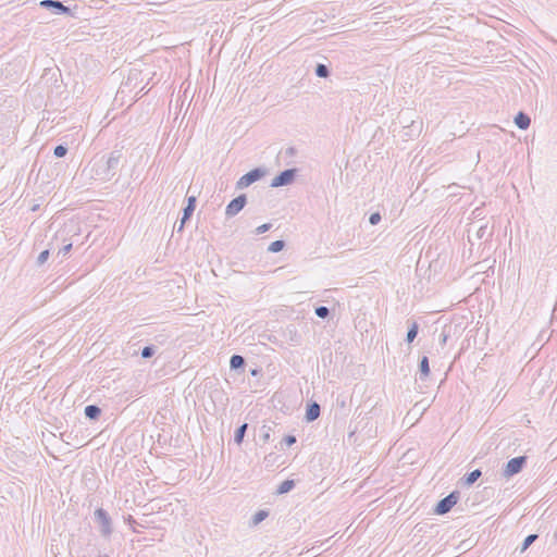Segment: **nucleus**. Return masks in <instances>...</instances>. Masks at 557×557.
<instances>
[{
  "mask_svg": "<svg viewBox=\"0 0 557 557\" xmlns=\"http://www.w3.org/2000/svg\"><path fill=\"white\" fill-rule=\"evenodd\" d=\"M482 475V472L481 470L479 469H475L473 471H471L470 473H468L465 478V484L466 485H472L473 483L476 482V480Z\"/></svg>",
  "mask_w": 557,
  "mask_h": 557,
  "instance_id": "obj_19",
  "label": "nucleus"
},
{
  "mask_svg": "<svg viewBox=\"0 0 557 557\" xmlns=\"http://www.w3.org/2000/svg\"><path fill=\"white\" fill-rule=\"evenodd\" d=\"M418 375L421 381H425L430 375V363L426 356H423L419 361Z\"/></svg>",
  "mask_w": 557,
  "mask_h": 557,
  "instance_id": "obj_11",
  "label": "nucleus"
},
{
  "mask_svg": "<svg viewBox=\"0 0 557 557\" xmlns=\"http://www.w3.org/2000/svg\"><path fill=\"white\" fill-rule=\"evenodd\" d=\"M195 208H196V197L195 196H190L187 199L186 207L183 209V215H182V219H181V223H180V225L177 227L178 232L183 230L185 222L190 219L193 212L195 211Z\"/></svg>",
  "mask_w": 557,
  "mask_h": 557,
  "instance_id": "obj_9",
  "label": "nucleus"
},
{
  "mask_svg": "<svg viewBox=\"0 0 557 557\" xmlns=\"http://www.w3.org/2000/svg\"><path fill=\"white\" fill-rule=\"evenodd\" d=\"M527 463V457L525 456H518L515 458H511L504 469L503 475L505 478L513 476L515 474H518L523 469L524 465Z\"/></svg>",
  "mask_w": 557,
  "mask_h": 557,
  "instance_id": "obj_4",
  "label": "nucleus"
},
{
  "mask_svg": "<svg viewBox=\"0 0 557 557\" xmlns=\"http://www.w3.org/2000/svg\"><path fill=\"white\" fill-rule=\"evenodd\" d=\"M297 172L298 170L295 168L282 171L272 180L271 187H282L292 184L295 181Z\"/></svg>",
  "mask_w": 557,
  "mask_h": 557,
  "instance_id": "obj_5",
  "label": "nucleus"
},
{
  "mask_svg": "<svg viewBox=\"0 0 557 557\" xmlns=\"http://www.w3.org/2000/svg\"><path fill=\"white\" fill-rule=\"evenodd\" d=\"M294 486H295L294 480H285L278 485L276 492L278 494H285V493H288L289 491H292L294 488Z\"/></svg>",
  "mask_w": 557,
  "mask_h": 557,
  "instance_id": "obj_15",
  "label": "nucleus"
},
{
  "mask_svg": "<svg viewBox=\"0 0 557 557\" xmlns=\"http://www.w3.org/2000/svg\"><path fill=\"white\" fill-rule=\"evenodd\" d=\"M554 539L557 540V531L554 534Z\"/></svg>",
  "mask_w": 557,
  "mask_h": 557,
  "instance_id": "obj_37",
  "label": "nucleus"
},
{
  "mask_svg": "<svg viewBox=\"0 0 557 557\" xmlns=\"http://www.w3.org/2000/svg\"><path fill=\"white\" fill-rule=\"evenodd\" d=\"M314 312H315L317 317H319L321 319H325L330 315V309L325 306L317 307Z\"/></svg>",
  "mask_w": 557,
  "mask_h": 557,
  "instance_id": "obj_25",
  "label": "nucleus"
},
{
  "mask_svg": "<svg viewBox=\"0 0 557 557\" xmlns=\"http://www.w3.org/2000/svg\"><path fill=\"white\" fill-rule=\"evenodd\" d=\"M265 174L263 169L256 168L248 173L244 174L236 183L237 189H244L255 182L259 181Z\"/></svg>",
  "mask_w": 557,
  "mask_h": 557,
  "instance_id": "obj_3",
  "label": "nucleus"
},
{
  "mask_svg": "<svg viewBox=\"0 0 557 557\" xmlns=\"http://www.w3.org/2000/svg\"><path fill=\"white\" fill-rule=\"evenodd\" d=\"M49 255H50V250L49 249H45L44 251H41L39 253V256L37 257V265H42L49 258Z\"/></svg>",
  "mask_w": 557,
  "mask_h": 557,
  "instance_id": "obj_28",
  "label": "nucleus"
},
{
  "mask_svg": "<svg viewBox=\"0 0 557 557\" xmlns=\"http://www.w3.org/2000/svg\"><path fill=\"white\" fill-rule=\"evenodd\" d=\"M39 5L44 9L50 10L52 13L57 15L69 14L71 12V9L69 7H65L59 0H42L40 1Z\"/></svg>",
  "mask_w": 557,
  "mask_h": 557,
  "instance_id": "obj_8",
  "label": "nucleus"
},
{
  "mask_svg": "<svg viewBox=\"0 0 557 557\" xmlns=\"http://www.w3.org/2000/svg\"><path fill=\"white\" fill-rule=\"evenodd\" d=\"M154 352H156L154 346H151V345L150 346H146L141 350V357L144 359H148V358H151L154 355Z\"/></svg>",
  "mask_w": 557,
  "mask_h": 557,
  "instance_id": "obj_27",
  "label": "nucleus"
},
{
  "mask_svg": "<svg viewBox=\"0 0 557 557\" xmlns=\"http://www.w3.org/2000/svg\"><path fill=\"white\" fill-rule=\"evenodd\" d=\"M230 367L232 370H238L245 367V359L239 355H233L230 359Z\"/></svg>",
  "mask_w": 557,
  "mask_h": 557,
  "instance_id": "obj_14",
  "label": "nucleus"
},
{
  "mask_svg": "<svg viewBox=\"0 0 557 557\" xmlns=\"http://www.w3.org/2000/svg\"><path fill=\"white\" fill-rule=\"evenodd\" d=\"M320 411H321V409H320V405L318 403H315V401L309 403L307 405V409H306V416H305L306 420L308 422H312V421L317 420L320 416Z\"/></svg>",
  "mask_w": 557,
  "mask_h": 557,
  "instance_id": "obj_10",
  "label": "nucleus"
},
{
  "mask_svg": "<svg viewBox=\"0 0 557 557\" xmlns=\"http://www.w3.org/2000/svg\"><path fill=\"white\" fill-rule=\"evenodd\" d=\"M269 438H270V434L265 433L264 436H263V440L267 442Z\"/></svg>",
  "mask_w": 557,
  "mask_h": 557,
  "instance_id": "obj_36",
  "label": "nucleus"
},
{
  "mask_svg": "<svg viewBox=\"0 0 557 557\" xmlns=\"http://www.w3.org/2000/svg\"><path fill=\"white\" fill-rule=\"evenodd\" d=\"M125 522L131 527L134 532H139L138 527H143L139 522H137L133 516L128 515L124 518Z\"/></svg>",
  "mask_w": 557,
  "mask_h": 557,
  "instance_id": "obj_24",
  "label": "nucleus"
},
{
  "mask_svg": "<svg viewBox=\"0 0 557 557\" xmlns=\"http://www.w3.org/2000/svg\"><path fill=\"white\" fill-rule=\"evenodd\" d=\"M277 458V456L275 454H269L264 457V463H265V467H270L272 466V463L275 461V459Z\"/></svg>",
  "mask_w": 557,
  "mask_h": 557,
  "instance_id": "obj_32",
  "label": "nucleus"
},
{
  "mask_svg": "<svg viewBox=\"0 0 557 557\" xmlns=\"http://www.w3.org/2000/svg\"><path fill=\"white\" fill-rule=\"evenodd\" d=\"M285 246V242L284 240H275L273 243L270 244L268 250L271 251V252H280L281 250H283Z\"/></svg>",
  "mask_w": 557,
  "mask_h": 557,
  "instance_id": "obj_23",
  "label": "nucleus"
},
{
  "mask_svg": "<svg viewBox=\"0 0 557 557\" xmlns=\"http://www.w3.org/2000/svg\"><path fill=\"white\" fill-rule=\"evenodd\" d=\"M94 522L97 524L100 535L110 539L113 534V522L109 512L103 508H98L94 512Z\"/></svg>",
  "mask_w": 557,
  "mask_h": 557,
  "instance_id": "obj_2",
  "label": "nucleus"
},
{
  "mask_svg": "<svg viewBox=\"0 0 557 557\" xmlns=\"http://www.w3.org/2000/svg\"><path fill=\"white\" fill-rule=\"evenodd\" d=\"M269 516V512L265 510H259L257 511L252 518H251V525H258L260 522H262L267 517Z\"/></svg>",
  "mask_w": 557,
  "mask_h": 557,
  "instance_id": "obj_21",
  "label": "nucleus"
},
{
  "mask_svg": "<svg viewBox=\"0 0 557 557\" xmlns=\"http://www.w3.org/2000/svg\"><path fill=\"white\" fill-rule=\"evenodd\" d=\"M296 154V148L294 147H287L286 149L281 151V156L284 159H292Z\"/></svg>",
  "mask_w": 557,
  "mask_h": 557,
  "instance_id": "obj_30",
  "label": "nucleus"
},
{
  "mask_svg": "<svg viewBox=\"0 0 557 557\" xmlns=\"http://www.w3.org/2000/svg\"><path fill=\"white\" fill-rule=\"evenodd\" d=\"M492 236V231L488 230L487 223L482 224L475 232V237L478 239L488 238Z\"/></svg>",
  "mask_w": 557,
  "mask_h": 557,
  "instance_id": "obj_18",
  "label": "nucleus"
},
{
  "mask_svg": "<svg viewBox=\"0 0 557 557\" xmlns=\"http://www.w3.org/2000/svg\"><path fill=\"white\" fill-rule=\"evenodd\" d=\"M515 124L517 125L518 128L520 129H528L530 124H531V119L528 114L523 113V112H519L516 116H515Z\"/></svg>",
  "mask_w": 557,
  "mask_h": 557,
  "instance_id": "obj_12",
  "label": "nucleus"
},
{
  "mask_svg": "<svg viewBox=\"0 0 557 557\" xmlns=\"http://www.w3.org/2000/svg\"><path fill=\"white\" fill-rule=\"evenodd\" d=\"M121 158V150H114L108 157L94 159L90 166L91 177L101 182L110 181L116 174Z\"/></svg>",
  "mask_w": 557,
  "mask_h": 557,
  "instance_id": "obj_1",
  "label": "nucleus"
},
{
  "mask_svg": "<svg viewBox=\"0 0 557 557\" xmlns=\"http://www.w3.org/2000/svg\"><path fill=\"white\" fill-rule=\"evenodd\" d=\"M283 443L286 445V446H292L293 444L296 443V437L294 435H286L284 438H283Z\"/></svg>",
  "mask_w": 557,
  "mask_h": 557,
  "instance_id": "obj_34",
  "label": "nucleus"
},
{
  "mask_svg": "<svg viewBox=\"0 0 557 557\" xmlns=\"http://www.w3.org/2000/svg\"><path fill=\"white\" fill-rule=\"evenodd\" d=\"M418 331H419V326H418L417 322H413L407 332V336H406L407 343L410 344L414 341V338L418 335Z\"/></svg>",
  "mask_w": 557,
  "mask_h": 557,
  "instance_id": "obj_20",
  "label": "nucleus"
},
{
  "mask_svg": "<svg viewBox=\"0 0 557 557\" xmlns=\"http://www.w3.org/2000/svg\"><path fill=\"white\" fill-rule=\"evenodd\" d=\"M72 247H73L72 242H69V243L64 242V245L58 251V256L65 257L71 251Z\"/></svg>",
  "mask_w": 557,
  "mask_h": 557,
  "instance_id": "obj_29",
  "label": "nucleus"
},
{
  "mask_svg": "<svg viewBox=\"0 0 557 557\" xmlns=\"http://www.w3.org/2000/svg\"><path fill=\"white\" fill-rule=\"evenodd\" d=\"M458 499H459V492H457V491L451 492L449 495H447L446 497H444L443 499H441L437 503V505L435 507V512L437 515L447 513L457 504Z\"/></svg>",
  "mask_w": 557,
  "mask_h": 557,
  "instance_id": "obj_6",
  "label": "nucleus"
},
{
  "mask_svg": "<svg viewBox=\"0 0 557 557\" xmlns=\"http://www.w3.org/2000/svg\"><path fill=\"white\" fill-rule=\"evenodd\" d=\"M446 339H447V335L446 334H442V342H443V344L446 342Z\"/></svg>",
  "mask_w": 557,
  "mask_h": 557,
  "instance_id": "obj_35",
  "label": "nucleus"
},
{
  "mask_svg": "<svg viewBox=\"0 0 557 557\" xmlns=\"http://www.w3.org/2000/svg\"><path fill=\"white\" fill-rule=\"evenodd\" d=\"M315 75L321 78H326L330 75V70L325 64L319 63L315 67Z\"/></svg>",
  "mask_w": 557,
  "mask_h": 557,
  "instance_id": "obj_22",
  "label": "nucleus"
},
{
  "mask_svg": "<svg viewBox=\"0 0 557 557\" xmlns=\"http://www.w3.org/2000/svg\"><path fill=\"white\" fill-rule=\"evenodd\" d=\"M248 424L244 423L238 426L235 431L234 441L236 444H240L244 441Z\"/></svg>",
  "mask_w": 557,
  "mask_h": 557,
  "instance_id": "obj_17",
  "label": "nucleus"
},
{
  "mask_svg": "<svg viewBox=\"0 0 557 557\" xmlns=\"http://www.w3.org/2000/svg\"><path fill=\"white\" fill-rule=\"evenodd\" d=\"M381 221V215L379 212H374L370 215L369 222L372 225H376Z\"/></svg>",
  "mask_w": 557,
  "mask_h": 557,
  "instance_id": "obj_33",
  "label": "nucleus"
},
{
  "mask_svg": "<svg viewBox=\"0 0 557 557\" xmlns=\"http://www.w3.org/2000/svg\"><path fill=\"white\" fill-rule=\"evenodd\" d=\"M539 537L537 534H530L528 535L521 546L518 548L520 554H523Z\"/></svg>",
  "mask_w": 557,
  "mask_h": 557,
  "instance_id": "obj_16",
  "label": "nucleus"
},
{
  "mask_svg": "<svg viewBox=\"0 0 557 557\" xmlns=\"http://www.w3.org/2000/svg\"><path fill=\"white\" fill-rule=\"evenodd\" d=\"M246 203H247L246 195L242 194V195L237 196L226 206V209H225L226 216H228V218L235 216L237 213H239L244 209Z\"/></svg>",
  "mask_w": 557,
  "mask_h": 557,
  "instance_id": "obj_7",
  "label": "nucleus"
},
{
  "mask_svg": "<svg viewBox=\"0 0 557 557\" xmlns=\"http://www.w3.org/2000/svg\"><path fill=\"white\" fill-rule=\"evenodd\" d=\"M85 416L90 420H97L101 414V409L97 405H88L85 407Z\"/></svg>",
  "mask_w": 557,
  "mask_h": 557,
  "instance_id": "obj_13",
  "label": "nucleus"
},
{
  "mask_svg": "<svg viewBox=\"0 0 557 557\" xmlns=\"http://www.w3.org/2000/svg\"><path fill=\"white\" fill-rule=\"evenodd\" d=\"M67 147L65 145H58L54 150H53V153L57 158H63L66 153H67Z\"/></svg>",
  "mask_w": 557,
  "mask_h": 557,
  "instance_id": "obj_26",
  "label": "nucleus"
},
{
  "mask_svg": "<svg viewBox=\"0 0 557 557\" xmlns=\"http://www.w3.org/2000/svg\"><path fill=\"white\" fill-rule=\"evenodd\" d=\"M271 227H272V225L270 223H264V224L258 226L256 228L255 233L257 235H260V234H263V233L268 232Z\"/></svg>",
  "mask_w": 557,
  "mask_h": 557,
  "instance_id": "obj_31",
  "label": "nucleus"
}]
</instances>
